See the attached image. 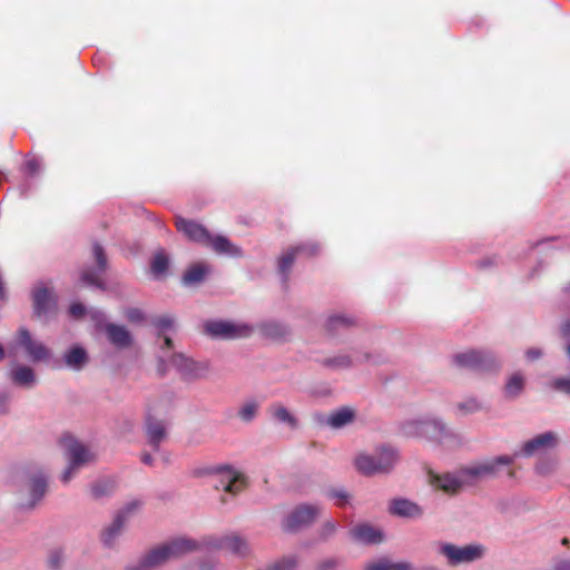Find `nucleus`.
Wrapping results in <instances>:
<instances>
[{"label": "nucleus", "mask_w": 570, "mask_h": 570, "mask_svg": "<svg viewBox=\"0 0 570 570\" xmlns=\"http://www.w3.org/2000/svg\"><path fill=\"white\" fill-rule=\"evenodd\" d=\"M298 566V559L296 556H286L281 560L274 561L266 567L258 570H295Z\"/></svg>", "instance_id": "58836bf2"}, {"label": "nucleus", "mask_w": 570, "mask_h": 570, "mask_svg": "<svg viewBox=\"0 0 570 570\" xmlns=\"http://www.w3.org/2000/svg\"><path fill=\"white\" fill-rule=\"evenodd\" d=\"M69 314L73 318H80L88 314L92 321L96 322L97 326H101L105 321V315L102 312L91 308L89 311L81 303H72L69 308Z\"/></svg>", "instance_id": "c9c22d12"}, {"label": "nucleus", "mask_w": 570, "mask_h": 570, "mask_svg": "<svg viewBox=\"0 0 570 570\" xmlns=\"http://www.w3.org/2000/svg\"><path fill=\"white\" fill-rule=\"evenodd\" d=\"M217 475L219 478V483L216 484V488H222L224 491L232 494L239 493L247 484L246 476L232 466L218 468Z\"/></svg>", "instance_id": "dca6fc26"}, {"label": "nucleus", "mask_w": 570, "mask_h": 570, "mask_svg": "<svg viewBox=\"0 0 570 570\" xmlns=\"http://www.w3.org/2000/svg\"><path fill=\"white\" fill-rule=\"evenodd\" d=\"M50 562H51L52 567L58 568V566H59V556H58V553L51 554Z\"/></svg>", "instance_id": "4d7b16f0"}, {"label": "nucleus", "mask_w": 570, "mask_h": 570, "mask_svg": "<svg viewBox=\"0 0 570 570\" xmlns=\"http://www.w3.org/2000/svg\"><path fill=\"white\" fill-rule=\"evenodd\" d=\"M402 432L409 438H423L436 443L448 445L456 435L441 420L426 416L411 419L402 423Z\"/></svg>", "instance_id": "f257e3e1"}, {"label": "nucleus", "mask_w": 570, "mask_h": 570, "mask_svg": "<svg viewBox=\"0 0 570 570\" xmlns=\"http://www.w3.org/2000/svg\"><path fill=\"white\" fill-rule=\"evenodd\" d=\"M176 227L179 232L184 233L190 240L206 245L207 240L209 239L210 234L208 233V230L204 226L193 220L177 218Z\"/></svg>", "instance_id": "b1692460"}, {"label": "nucleus", "mask_w": 570, "mask_h": 570, "mask_svg": "<svg viewBox=\"0 0 570 570\" xmlns=\"http://www.w3.org/2000/svg\"><path fill=\"white\" fill-rule=\"evenodd\" d=\"M116 489V481L111 478H102L90 485V493L94 499H102L110 495Z\"/></svg>", "instance_id": "f704fd0d"}, {"label": "nucleus", "mask_w": 570, "mask_h": 570, "mask_svg": "<svg viewBox=\"0 0 570 570\" xmlns=\"http://www.w3.org/2000/svg\"><path fill=\"white\" fill-rule=\"evenodd\" d=\"M322 511L323 507L320 504H299L286 515L283 528L287 531H297L308 527L322 514Z\"/></svg>", "instance_id": "f8f14e48"}, {"label": "nucleus", "mask_w": 570, "mask_h": 570, "mask_svg": "<svg viewBox=\"0 0 570 570\" xmlns=\"http://www.w3.org/2000/svg\"><path fill=\"white\" fill-rule=\"evenodd\" d=\"M340 564L338 559L336 558H327L322 560L318 566L317 570H335Z\"/></svg>", "instance_id": "603ef678"}, {"label": "nucleus", "mask_w": 570, "mask_h": 570, "mask_svg": "<svg viewBox=\"0 0 570 570\" xmlns=\"http://www.w3.org/2000/svg\"><path fill=\"white\" fill-rule=\"evenodd\" d=\"M165 366V372L158 371L160 374H165L170 367H174L185 380L203 379L208 373V364L206 362L194 361L184 354L173 352V350L166 352Z\"/></svg>", "instance_id": "423d86ee"}, {"label": "nucleus", "mask_w": 570, "mask_h": 570, "mask_svg": "<svg viewBox=\"0 0 570 570\" xmlns=\"http://www.w3.org/2000/svg\"><path fill=\"white\" fill-rule=\"evenodd\" d=\"M126 317L131 323H140L144 321L145 315L142 311L138 308H130L126 312Z\"/></svg>", "instance_id": "3c124183"}, {"label": "nucleus", "mask_w": 570, "mask_h": 570, "mask_svg": "<svg viewBox=\"0 0 570 570\" xmlns=\"http://www.w3.org/2000/svg\"><path fill=\"white\" fill-rule=\"evenodd\" d=\"M138 502H130L115 515L107 527L102 529L100 540L105 547L114 548L118 543L125 532L129 517L138 509Z\"/></svg>", "instance_id": "9b49d317"}, {"label": "nucleus", "mask_w": 570, "mask_h": 570, "mask_svg": "<svg viewBox=\"0 0 570 570\" xmlns=\"http://www.w3.org/2000/svg\"><path fill=\"white\" fill-rule=\"evenodd\" d=\"M368 360L370 355L367 353L353 351L352 353H342L333 357H328L325 360L324 364L333 370H345Z\"/></svg>", "instance_id": "4be33fe9"}, {"label": "nucleus", "mask_w": 570, "mask_h": 570, "mask_svg": "<svg viewBox=\"0 0 570 570\" xmlns=\"http://www.w3.org/2000/svg\"><path fill=\"white\" fill-rule=\"evenodd\" d=\"M453 363L460 368L492 371L500 366L495 355L488 351L469 350L453 356Z\"/></svg>", "instance_id": "6e6552de"}, {"label": "nucleus", "mask_w": 570, "mask_h": 570, "mask_svg": "<svg viewBox=\"0 0 570 570\" xmlns=\"http://www.w3.org/2000/svg\"><path fill=\"white\" fill-rule=\"evenodd\" d=\"M204 543L209 549L226 550L238 557H246L250 552L247 540L237 533L210 537L204 540Z\"/></svg>", "instance_id": "ddd939ff"}, {"label": "nucleus", "mask_w": 570, "mask_h": 570, "mask_svg": "<svg viewBox=\"0 0 570 570\" xmlns=\"http://www.w3.org/2000/svg\"><path fill=\"white\" fill-rule=\"evenodd\" d=\"M206 246H209L218 255L238 257L243 254L238 246L233 244L228 238L220 235H209V239L207 240Z\"/></svg>", "instance_id": "cd10ccee"}, {"label": "nucleus", "mask_w": 570, "mask_h": 570, "mask_svg": "<svg viewBox=\"0 0 570 570\" xmlns=\"http://www.w3.org/2000/svg\"><path fill=\"white\" fill-rule=\"evenodd\" d=\"M340 529V523L334 519L325 520L317 530V535L321 540L326 541L331 539Z\"/></svg>", "instance_id": "79ce46f5"}, {"label": "nucleus", "mask_w": 570, "mask_h": 570, "mask_svg": "<svg viewBox=\"0 0 570 570\" xmlns=\"http://www.w3.org/2000/svg\"><path fill=\"white\" fill-rule=\"evenodd\" d=\"M11 380L14 384L23 387H32L37 377L33 370L27 365H17L11 370Z\"/></svg>", "instance_id": "7c9ffc66"}, {"label": "nucleus", "mask_w": 570, "mask_h": 570, "mask_svg": "<svg viewBox=\"0 0 570 570\" xmlns=\"http://www.w3.org/2000/svg\"><path fill=\"white\" fill-rule=\"evenodd\" d=\"M102 323H105V321ZM98 327H104L108 341L118 348L129 347L132 343V337L125 326L107 323Z\"/></svg>", "instance_id": "5701e85b"}, {"label": "nucleus", "mask_w": 570, "mask_h": 570, "mask_svg": "<svg viewBox=\"0 0 570 570\" xmlns=\"http://www.w3.org/2000/svg\"><path fill=\"white\" fill-rule=\"evenodd\" d=\"M261 334L274 341L286 340L291 334V330L284 323L278 321H266L259 325Z\"/></svg>", "instance_id": "c85d7f7f"}, {"label": "nucleus", "mask_w": 570, "mask_h": 570, "mask_svg": "<svg viewBox=\"0 0 570 570\" xmlns=\"http://www.w3.org/2000/svg\"><path fill=\"white\" fill-rule=\"evenodd\" d=\"M389 511L393 515L417 519L423 514V510L416 503L406 499H394L391 501Z\"/></svg>", "instance_id": "393cba45"}, {"label": "nucleus", "mask_w": 570, "mask_h": 570, "mask_svg": "<svg viewBox=\"0 0 570 570\" xmlns=\"http://www.w3.org/2000/svg\"><path fill=\"white\" fill-rule=\"evenodd\" d=\"M525 379L520 372H515L509 376L504 385V395L508 399L518 397L524 389Z\"/></svg>", "instance_id": "72a5a7b5"}, {"label": "nucleus", "mask_w": 570, "mask_h": 570, "mask_svg": "<svg viewBox=\"0 0 570 570\" xmlns=\"http://www.w3.org/2000/svg\"><path fill=\"white\" fill-rule=\"evenodd\" d=\"M41 163L37 158H30L26 161V168L30 175H35L39 171Z\"/></svg>", "instance_id": "864d4df0"}, {"label": "nucleus", "mask_w": 570, "mask_h": 570, "mask_svg": "<svg viewBox=\"0 0 570 570\" xmlns=\"http://www.w3.org/2000/svg\"><path fill=\"white\" fill-rule=\"evenodd\" d=\"M4 355H6L4 350H3V347L0 345V361H2V360L4 358Z\"/></svg>", "instance_id": "680f3d73"}, {"label": "nucleus", "mask_w": 570, "mask_h": 570, "mask_svg": "<svg viewBox=\"0 0 570 570\" xmlns=\"http://www.w3.org/2000/svg\"><path fill=\"white\" fill-rule=\"evenodd\" d=\"M92 252H94V256L96 258L97 265H98V269L100 273H102L106 269V264H107L106 257L104 254V249L100 245L95 244Z\"/></svg>", "instance_id": "09e8293b"}, {"label": "nucleus", "mask_w": 570, "mask_h": 570, "mask_svg": "<svg viewBox=\"0 0 570 570\" xmlns=\"http://www.w3.org/2000/svg\"><path fill=\"white\" fill-rule=\"evenodd\" d=\"M553 389L570 395V377H558L552 382Z\"/></svg>", "instance_id": "8fccbe9b"}, {"label": "nucleus", "mask_w": 570, "mask_h": 570, "mask_svg": "<svg viewBox=\"0 0 570 570\" xmlns=\"http://www.w3.org/2000/svg\"><path fill=\"white\" fill-rule=\"evenodd\" d=\"M326 497L334 500L335 504L340 508L348 504L351 500L350 493L343 488H332L327 490Z\"/></svg>", "instance_id": "37998d69"}, {"label": "nucleus", "mask_w": 570, "mask_h": 570, "mask_svg": "<svg viewBox=\"0 0 570 570\" xmlns=\"http://www.w3.org/2000/svg\"><path fill=\"white\" fill-rule=\"evenodd\" d=\"M168 265H169L168 256L163 252L157 253L151 259V264H150L151 273L156 277L163 276L166 273Z\"/></svg>", "instance_id": "ea45409f"}, {"label": "nucleus", "mask_w": 570, "mask_h": 570, "mask_svg": "<svg viewBox=\"0 0 570 570\" xmlns=\"http://www.w3.org/2000/svg\"><path fill=\"white\" fill-rule=\"evenodd\" d=\"M81 279L85 284L101 287L99 274L96 271H85L81 275Z\"/></svg>", "instance_id": "de8ad7c7"}, {"label": "nucleus", "mask_w": 570, "mask_h": 570, "mask_svg": "<svg viewBox=\"0 0 570 570\" xmlns=\"http://www.w3.org/2000/svg\"><path fill=\"white\" fill-rule=\"evenodd\" d=\"M364 570H412V567L406 562H393L389 559H379L366 563Z\"/></svg>", "instance_id": "e433bc0d"}, {"label": "nucleus", "mask_w": 570, "mask_h": 570, "mask_svg": "<svg viewBox=\"0 0 570 570\" xmlns=\"http://www.w3.org/2000/svg\"><path fill=\"white\" fill-rule=\"evenodd\" d=\"M146 428H147V435H148L149 444L155 450H157L159 443L165 439V435H166L165 424L161 421L148 419Z\"/></svg>", "instance_id": "473e14b6"}, {"label": "nucleus", "mask_w": 570, "mask_h": 570, "mask_svg": "<svg viewBox=\"0 0 570 570\" xmlns=\"http://www.w3.org/2000/svg\"><path fill=\"white\" fill-rule=\"evenodd\" d=\"M562 332L564 333V335H570V322L563 325Z\"/></svg>", "instance_id": "bf43d9fd"}, {"label": "nucleus", "mask_w": 570, "mask_h": 570, "mask_svg": "<svg viewBox=\"0 0 570 570\" xmlns=\"http://www.w3.org/2000/svg\"><path fill=\"white\" fill-rule=\"evenodd\" d=\"M268 412L271 417L279 424H284L292 430L298 426L297 417L282 403L272 404Z\"/></svg>", "instance_id": "c756f323"}, {"label": "nucleus", "mask_w": 570, "mask_h": 570, "mask_svg": "<svg viewBox=\"0 0 570 570\" xmlns=\"http://www.w3.org/2000/svg\"><path fill=\"white\" fill-rule=\"evenodd\" d=\"M142 462H144L145 464L150 465V464L153 463V458H151V455H150V454H144V455H142Z\"/></svg>", "instance_id": "13d9d810"}, {"label": "nucleus", "mask_w": 570, "mask_h": 570, "mask_svg": "<svg viewBox=\"0 0 570 570\" xmlns=\"http://www.w3.org/2000/svg\"><path fill=\"white\" fill-rule=\"evenodd\" d=\"M567 352H568V355L570 357V344L568 345Z\"/></svg>", "instance_id": "e2e57ef3"}, {"label": "nucleus", "mask_w": 570, "mask_h": 570, "mask_svg": "<svg viewBox=\"0 0 570 570\" xmlns=\"http://www.w3.org/2000/svg\"><path fill=\"white\" fill-rule=\"evenodd\" d=\"M19 500L23 509L33 508L45 495L47 478L41 473H28L18 478Z\"/></svg>", "instance_id": "20e7f679"}, {"label": "nucleus", "mask_w": 570, "mask_h": 570, "mask_svg": "<svg viewBox=\"0 0 570 570\" xmlns=\"http://www.w3.org/2000/svg\"><path fill=\"white\" fill-rule=\"evenodd\" d=\"M351 324V318L343 315H333L328 317L326 327L330 332H334L341 327H348Z\"/></svg>", "instance_id": "c03bdc74"}, {"label": "nucleus", "mask_w": 570, "mask_h": 570, "mask_svg": "<svg viewBox=\"0 0 570 570\" xmlns=\"http://www.w3.org/2000/svg\"><path fill=\"white\" fill-rule=\"evenodd\" d=\"M430 481L434 488H436L448 494H455L465 484H468L465 479L462 475V469L455 474L454 473L431 474Z\"/></svg>", "instance_id": "aec40b11"}, {"label": "nucleus", "mask_w": 570, "mask_h": 570, "mask_svg": "<svg viewBox=\"0 0 570 570\" xmlns=\"http://www.w3.org/2000/svg\"><path fill=\"white\" fill-rule=\"evenodd\" d=\"M461 414H470L480 410V403L475 399H469L456 404Z\"/></svg>", "instance_id": "49530a36"}, {"label": "nucleus", "mask_w": 570, "mask_h": 570, "mask_svg": "<svg viewBox=\"0 0 570 570\" xmlns=\"http://www.w3.org/2000/svg\"><path fill=\"white\" fill-rule=\"evenodd\" d=\"M350 537L361 544H377L384 541L383 531L366 522L353 525L350 529Z\"/></svg>", "instance_id": "6ab92c4d"}, {"label": "nucleus", "mask_w": 570, "mask_h": 570, "mask_svg": "<svg viewBox=\"0 0 570 570\" xmlns=\"http://www.w3.org/2000/svg\"><path fill=\"white\" fill-rule=\"evenodd\" d=\"M512 463L513 458L500 455L463 466L462 475L468 484H473L480 480L495 476L500 466L511 465Z\"/></svg>", "instance_id": "0eeeda50"}, {"label": "nucleus", "mask_w": 570, "mask_h": 570, "mask_svg": "<svg viewBox=\"0 0 570 570\" xmlns=\"http://www.w3.org/2000/svg\"><path fill=\"white\" fill-rule=\"evenodd\" d=\"M208 335L222 340H235L249 337L254 327L245 322L236 321H210L205 324Z\"/></svg>", "instance_id": "1a4fd4ad"}, {"label": "nucleus", "mask_w": 570, "mask_h": 570, "mask_svg": "<svg viewBox=\"0 0 570 570\" xmlns=\"http://www.w3.org/2000/svg\"><path fill=\"white\" fill-rule=\"evenodd\" d=\"M436 552L443 557L450 567L468 564L481 560L487 552V548L481 543H470L456 546L450 542H438Z\"/></svg>", "instance_id": "7ed1b4c3"}, {"label": "nucleus", "mask_w": 570, "mask_h": 570, "mask_svg": "<svg viewBox=\"0 0 570 570\" xmlns=\"http://www.w3.org/2000/svg\"><path fill=\"white\" fill-rule=\"evenodd\" d=\"M62 445L68 456L69 464L61 475V481L67 483L73 478L80 466L94 460V453L88 446L72 436H66L62 440Z\"/></svg>", "instance_id": "39448f33"}, {"label": "nucleus", "mask_w": 570, "mask_h": 570, "mask_svg": "<svg viewBox=\"0 0 570 570\" xmlns=\"http://www.w3.org/2000/svg\"><path fill=\"white\" fill-rule=\"evenodd\" d=\"M22 347L32 362H42L50 358V350L40 341L32 338L31 334L21 328L17 333L16 342L9 347V355L17 357V348Z\"/></svg>", "instance_id": "9d476101"}, {"label": "nucleus", "mask_w": 570, "mask_h": 570, "mask_svg": "<svg viewBox=\"0 0 570 570\" xmlns=\"http://www.w3.org/2000/svg\"><path fill=\"white\" fill-rule=\"evenodd\" d=\"M554 570H570V559H561L557 561Z\"/></svg>", "instance_id": "6e6d98bb"}, {"label": "nucleus", "mask_w": 570, "mask_h": 570, "mask_svg": "<svg viewBox=\"0 0 570 570\" xmlns=\"http://www.w3.org/2000/svg\"><path fill=\"white\" fill-rule=\"evenodd\" d=\"M541 356H542V351L539 347H531V348L527 350V352H525V357L530 362L535 361V360L540 358Z\"/></svg>", "instance_id": "5fc2aeb1"}, {"label": "nucleus", "mask_w": 570, "mask_h": 570, "mask_svg": "<svg viewBox=\"0 0 570 570\" xmlns=\"http://www.w3.org/2000/svg\"><path fill=\"white\" fill-rule=\"evenodd\" d=\"M171 560L166 542L150 550L140 561L141 570L158 568Z\"/></svg>", "instance_id": "bb28decb"}, {"label": "nucleus", "mask_w": 570, "mask_h": 570, "mask_svg": "<svg viewBox=\"0 0 570 570\" xmlns=\"http://www.w3.org/2000/svg\"><path fill=\"white\" fill-rule=\"evenodd\" d=\"M318 252V246L314 243L303 244L287 249L283 253L278 259V272L286 278L291 267L296 258L301 254L314 255Z\"/></svg>", "instance_id": "412c9836"}, {"label": "nucleus", "mask_w": 570, "mask_h": 570, "mask_svg": "<svg viewBox=\"0 0 570 570\" xmlns=\"http://www.w3.org/2000/svg\"><path fill=\"white\" fill-rule=\"evenodd\" d=\"M259 404L256 401H246L239 406L238 417L243 422H250L257 414Z\"/></svg>", "instance_id": "a19ab883"}, {"label": "nucleus", "mask_w": 570, "mask_h": 570, "mask_svg": "<svg viewBox=\"0 0 570 570\" xmlns=\"http://www.w3.org/2000/svg\"><path fill=\"white\" fill-rule=\"evenodd\" d=\"M317 422L334 430L343 429L355 421L356 412L352 407H340L330 414H318Z\"/></svg>", "instance_id": "a211bd4d"}, {"label": "nucleus", "mask_w": 570, "mask_h": 570, "mask_svg": "<svg viewBox=\"0 0 570 570\" xmlns=\"http://www.w3.org/2000/svg\"><path fill=\"white\" fill-rule=\"evenodd\" d=\"M170 559L181 558L199 548V543L190 538L178 537L166 542Z\"/></svg>", "instance_id": "a878e982"}, {"label": "nucleus", "mask_w": 570, "mask_h": 570, "mask_svg": "<svg viewBox=\"0 0 570 570\" xmlns=\"http://www.w3.org/2000/svg\"><path fill=\"white\" fill-rule=\"evenodd\" d=\"M65 361L68 367L80 370L87 363V354L81 347H72L66 353Z\"/></svg>", "instance_id": "4c0bfd02"}, {"label": "nucleus", "mask_w": 570, "mask_h": 570, "mask_svg": "<svg viewBox=\"0 0 570 570\" xmlns=\"http://www.w3.org/2000/svg\"><path fill=\"white\" fill-rule=\"evenodd\" d=\"M153 325L158 330V335L161 337V344L157 354L158 371L165 372L166 352L173 350L171 338L167 335L168 331L174 330L175 321L169 315H160L153 320Z\"/></svg>", "instance_id": "4468645a"}, {"label": "nucleus", "mask_w": 570, "mask_h": 570, "mask_svg": "<svg viewBox=\"0 0 570 570\" xmlns=\"http://www.w3.org/2000/svg\"><path fill=\"white\" fill-rule=\"evenodd\" d=\"M399 461L397 451L390 445H381L373 453H358L354 458L355 469L365 476L391 472Z\"/></svg>", "instance_id": "f03ea898"}, {"label": "nucleus", "mask_w": 570, "mask_h": 570, "mask_svg": "<svg viewBox=\"0 0 570 570\" xmlns=\"http://www.w3.org/2000/svg\"><path fill=\"white\" fill-rule=\"evenodd\" d=\"M35 314L38 317L49 316L56 308V295L46 283H38L32 291Z\"/></svg>", "instance_id": "2eb2a0df"}, {"label": "nucleus", "mask_w": 570, "mask_h": 570, "mask_svg": "<svg viewBox=\"0 0 570 570\" xmlns=\"http://www.w3.org/2000/svg\"><path fill=\"white\" fill-rule=\"evenodd\" d=\"M556 462L552 459H541L537 465L535 471L539 475L547 476L553 472Z\"/></svg>", "instance_id": "a18cd8bd"}, {"label": "nucleus", "mask_w": 570, "mask_h": 570, "mask_svg": "<svg viewBox=\"0 0 570 570\" xmlns=\"http://www.w3.org/2000/svg\"><path fill=\"white\" fill-rule=\"evenodd\" d=\"M210 272V267L205 263H197L190 266L183 276L185 285H195L204 281Z\"/></svg>", "instance_id": "2f4dec72"}, {"label": "nucleus", "mask_w": 570, "mask_h": 570, "mask_svg": "<svg viewBox=\"0 0 570 570\" xmlns=\"http://www.w3.org/2000/svg\"><path fill=\"white\" fill-rule=\"evenodd\" d=\"M561 544L564 546V547H569L570 546V540L568 538H563L561 540Z\"/></svg>", "instance_id": "052dcab7"}, {"label": "nucleus", "mask_w": 570, "mask_h": 570, "mask_svg": "<svg viewBox=\"0 0 570 570\" xmlns=\"http://www.w3.org/2000/svg\"><path fill=\"white\" fill-rule=\"evenodd\" d=\"M559 436L557 433L548 431L533 436L525 441L521 448V454L531 456L537 453H541L551 450L557 446Z\"/></svg>", "instance_id": "f3484780"}]
</instances>
